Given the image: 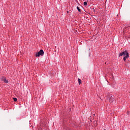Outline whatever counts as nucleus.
Segmentation results:
<instances>
[{
	"instance_id": "nucleus-1",
	"label": "nucleus",
	"mask_w": 130,
	"mask_h": 130,
	"mask_svg": "<svg viewBox=\"0 0 130 130\" xmlns=\"http://www.w3.org/2000/svg\"><path fill=\"white\" fill-rule=\"evenodd\" d=\"M122 55H124V56L125 55V56H124L123 58L124 61H125L126 59L129 57L128 52H127L126 50L123 52H121L119 54V57H120V56H122Z\"/></svg>"
},
{
	"instance_id": "nucleus-2",
	"label": "nucleus",
	"mask_w": 130,
	"mask_h": 130,
	"mask_svg": "<svg viewBox=\"0 0 130 130\" xmlns=\"http://www.w3.org/2000/svg\"><path fill=\"white\" fill-rule=\"evenodd\" d=\"M108 100L110 102V103H112V102L114 101V98H113V95L111 94H109L108 95Z\"/></svg>"
},
{
	"instance_id": "nucleus-3",
	"label": "nucleus",
	"mask_w": 130,
	"mask_h": 130,
	"mask_svg": "<svg viewBox=\"0 0 130 130\" xmlns=\"http://www.w3.org/2000/svg\"><path fill=\"white\" fill-rule=\"evenodd\" d=\"M44 54V51H43V50L41 49L38 53H36V57H39L40 55L42 56Z\"/></svg>"
},
{
	"instance_id": "nucleus-4",
	"label": "nucleus",
	"mask_w": 130,
	"mask_h": 130,
	"mask_svg": "<svg viewBox=\"0 0 130 130\" xmlns=\"http://www.w3.org/2000/svg\"><path fill=\"white\" fill-rule=\"evenodd\" d=\"M1 81H3L4 83H6V84L9 83V80H7V78L5 77H3L1 78Z\"/></svg>"
},
{
	"instance_id": "nucleus-5",
	"label": "nucleus",
	"mask_w": 130,
	"mask_h": 130,
	"mask_svg": "<svg viewBox=\"0 0 130 130\" xmlns=\"http://www.w3.org/2000/svg\"><path fill=\"white\" fill-rule=\"evenodd\" d=\"M116 86V82L115 81H113L112 83V87L115 89V87Z\"/></svg>"
},
{
	"instance_id": "nucleus-6",
	"label": "nucleus",
	"mask_w": 130,
	"mask_h": 130,
	"mask_svg": "<svg viewBox=\"0 0 130 130\" xmlns=\"http://www.w3.org/2000/svg\"><path fill=\"white\" fill-rule=\"evenodd\" d=\"M78 83H79V85H81V84H82V80H81L80 78H78Z\"/></svg>"
},
{
	"instance_id": "nucleus-7",
	"label": "nucleus",
	"mask_w": 130,
	"mask_h": 130,
	"mask_svg": "<svg viewBox=\"0 0 130 130\" xmlns=\"http://www.w3.org/2000/svg\"><path fill=\"white\" fill-rule=\"evenodd\" d=\"M84 6H88V3H87V2H85L83 3Z\"/></svg>"
},
{
	"instance_id": "nucleus-8",
	"label": "nucleus",
	"mask_w": 130,
	"mask_h": 130,
	"mask_svg": "<svg viewBox=\"0 0 130 130\" xmlns=\"http://www.w3.org/2000/svg\"><path fill=\"white\" fill-rule=\"evenodd\" d=\"M13 100L15 102H17V101H18V99L16 98H13Z\"/></svg>"
},
{
	"instance_id": "nucleus-9",
	"label": "nucleus",
	"mask_w": 130,
	"mask_h": 130,
	"mask_svg": "<svg viewBox=\"0 0 130 130\" xmlns=\"http://www.w3.org/2000/svg\"><path fill=\"white\" fill-rule=\"evenodd\" d=\"M77 10L78 11V12H80V13H81V9H80V8H79V7H77Z\"/></svg>"
}]
</instances>
